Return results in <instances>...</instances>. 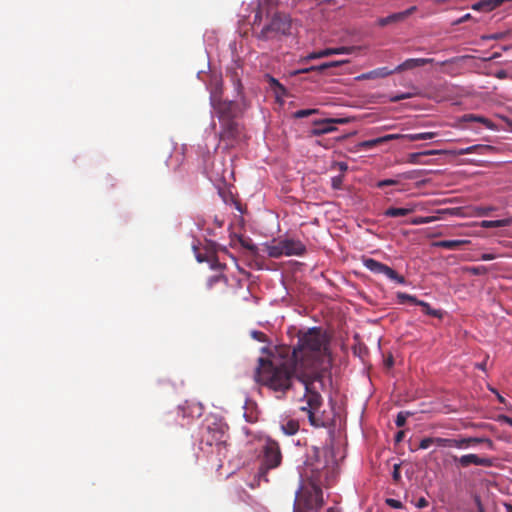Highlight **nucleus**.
<instances>
[{
    "instance_id": "nucleus-45",
    "label": "nucleus",
    "mask_w": 512,
    "mask_h": 512,
    "mask_svg": "<svg viewBox=\"0 0 512 512\" xmlns=\"http://www.w3.org/2000/svg\"><path fill=\"white\" fill-rule=\"evenodd\" d=\"M495 208L493 206H483V207H479L478 208V215L480 216H486L488 215L491 211H494Z\"/></svg>"
},
{
    "instance_id": "nucleus-32",
    "label": "nucleus",
    "mask_w": 512,
    "mask_h": 512,
    "mask_svg": "<svg viewBox=\"0 0 512 512\" xmlns=\"http://www.w3.org/2000/svg\"><path fill=\"white\" fill-rule=\"evenodd\" d=\"M436 219L437 218L434 216H428V217L419 216V217H414L409 220H406L405 223L411 224V225H421V224L431 223V222L435 221Z\"/></svg>"
},
{
    "instance_id": "nucleus-9",
    "label": "nucleus",
    "mask_w": 512,
    "mask_h": 512,
    "mask_svg": "<svg viewBox=\"0 0 512 512\" xmlns=\"http://www.w3.org/2000/svg\"><path fill=\"white\" fill-rule=\"evenodd\" d=\"M364 266L375 274H383L391 281H394L398 284H406V279L404 276L399 275L394 269L391 267L373 259V258H364L363 259Z\"/></svg>"
},
{
    "instance_id": "nucleus-25",
    "label": "nucleus",
    "mask_w": 512,
    "mask_h": 512,
    "mask_svg": "<svg viewBox=\"0 0 512 512\" xmlns=\"http://www.w3.org/2000/svg\"><path fill=\"white\" fill-rule=\"evenodd\" d=\"M344 63H347V61H331V62H326V63H323L319 66H312L310 68H306V69H301V70H298L297 73H308L310 71H324L328 68H332V67H337V66H340Z\"/></svg>"
},
{
    "instance_id": "nucleus-8",
    "label": "nucleus",
    "mask_w": 512,
    "mask_h": 512,
    "mask_svg": "<svg viewBox=\"0 0 512 512\" xmlns=\"http://www.w3.org/2000/svg\"><path fill=\"white\" fill-rule=\"evenodd\" d=\"M242 131L239 124L233 119H226L221 123V131L218 134L220 143L224 149L234 148L241 141Z\"/></svg>"
},
{
    "instance_id": "nucleus-49",
    "label": "nucleus",
    "mask_w": 512,
    "mask_h": 512,
    "mask_svg": "<svg viewBox=\"0 0 512 512\" xmlns=\"http://www.w3.org/2000/svg\"><path fill=\"white\" fill-rule=\"evenodd\" d=\"M495 258H496V255L492 254V253H484L480 256V260H482V261H491V260H494Z\"/></svg>"
},
{
    "instance_id": "nucleus-54",
    "label": "nucleus",
    "mask_w": 512,
    "mask_h": 512,
    "mask_svg": "<svg viewBox=\"0 0 512 512\" xmlns=\"http://www.w3.org/2000/svg\"><path fill=\"white\" fill-rule=\"evenodd\" d=\"M405 432L404 431H398L395 435V441L401 442L404 438Z\"/></svg>"
},
{
    "instance_id": "nucleus-37",
    "label": "nucleus",
    "mask_w": 512,
    "mask_h": 512,
    "mask_svg": "<svg viewBox=\"0 0 512 512\" xmlns=\"http://www.w3.org/2000/svg\"><path fill=\"white\" fill-rule=\"evenodd\" d=\"M318 112L317 109H302V110H298L294 113V118H297V119H300V118H305V117H308L310 115H313V114H316Z\"/></svg>"
},
{
    "instance_id": "nucleus-13",
    "label": "nucleus",
    "mask_w": 512,
    "mask_h": 512,
    "mask_svg": "<svg viewBox=\"0 0 512 512\" xmlns=\"http://www.w3.org/2000/svg\"><path fill=\"white\" fill-rule=\"evenodd\" d=\"M352 48L351 47H338V48H326L318 52H312L307 57L306 60H312V59H318V58H324L331 55L336 54H349L351 53Z\"/></svg>"
},
{
    "instance_id": "nucleus-27",
    "label": "nucleus",
    "mask_w": 512,
    "mask_h": 512,
    "mask_svg": "<svg viewBox=\"0 0 512 512\" xmlns=\"http://www.w3.org/2000/svg\"><path fill=\"white\" fill-rule=\"evenodd\" d=\"M417 305L420 306L423 313L428 316H432L438 319H442L444 316V312L442 310L432 308L430 304L425 301L420 300Z\"/></svg>"
},
{
    "instance_id": "nucleus-10",
    "label": "nucleus",
    "mask_w": 512,
    "mask_h": 512,
    "mask_svg": "<svg viewBox=\"0 0 512 512\" xmlns=\"http://www.w3.org/2000/svg\"><path fill=\"white\" fill-rule=\"evenodd\" d=\"M453 460L463 468L468 467L469 465H478L484 467H491L493 465L492 459L487 457H479L476 454H466L461 457L454 456Z\"/></svg>"
},
{
    "instance_id": "nucleus-2",
    "label": "nucleus",
    "mask_w": 512,
    "mask_h": 512,
    "mask_svg": "<svg viewBox=\"0 0 512 512\" xmlns=\"http://www.w3.org/2000/svg\"><path fill=\"white\" fill-rule=\"evenodd\" d=\"M281 359L259 358L254 372V380L274 392L285 394L292 388L293 379L299 380V371L292 364L289 348L279 351Z\"/></svg>"
},
{
    "instance_id": "nucleus-23",
    "label": "nucleus",
    "mask_w": 512,
    "mask_h": 512,
    "mask_svg": "<svg viewBox=\"0 0 512 512\" xmlns=\"http://www.w3.org/2000/svg\"><path fill=\"white\" fill-rule=\"evenodd\" d=\"M512 224V217H507L499 220H483L480 223L482 228H498L507 227Z\"/></svg>"
},
{
    "instance_id": "nucleus-55",
    "label": "nucleus",
    "mask_w": 512,
    "mask_h": 512,
    "mask_svg": "<svg viewBox=\"0 0 512 512\" xmlns=\"http://www.w3.org/2000/svg\"><path fill=\"white\" fill-rule=\"evenodd\" d=\"M340 171H346L347 170V164L344 162H339L336 164Z\"/></svg>"
},
{
    "instance_id": "nucleus-52",
    "label": "nucleus",
    "mask_w": 512,
    "mask_h": 512,
    "mask_svg": "<svg viewBox=\"0 0 512 512\" xmlns=\"http://www.w3.org/2000/svg\"><path fill=\"white\" fill-rule=\"evenodd\" d=\"M427 506H428V501L424 497H421L418 499V501L416 503L417 508H425Z\"/></svg>"
},
{
    "instance_id": "nucleus-40",
    "label": "nucleus",
    "mask_w": 512,
    "mask_h": 512,
    "mask_svg": "<svg viewBox=\"0 0 512 512\" xmlns=\"http://www.w3.org/2000/svg\"><path fill=\"white\" fill-rule=\"evenodd\" d=\"M468 271L473 275H484L487 273V268L485 266H476L469 268Z\"/></svg>"
},
{
    "instance_id": "nucleus-57",
    "label": "nucleus",
    "mask_w": 512,
    "mask_h": 512,
    "mask_svg": "<svg viewBox=\"0 0 512 512\" xmlns=\"http://www.w3.org/2000/svg\"><path fill=\"white\" fill-rule=\"evenodd\" d=\"M244 416L246 417V420L250 423H253L256 421V417L252 416V415H248L247 413L244 414Z\"/></svg>"
},
{
    "instance_id": "nucleus-50",
    "label": "nucleus",
    "mask_w": 512,
    "mask_h": 512,
    "mask_svg": "<svg viewBox=\"0 0 512 512\" xmlns=\"http://www.w3.org/2000/svg\"><path fill=\"white\" fill-rule=\"evenodd\" d=\"M271 83L281 92L285 93V87L278 80L271 78Z\"/></svg>"
},
{
    "instance_id": "nucleus-63",
    "label": "nucleus",
    "mask_w": 512,
    "mask_h": 512,
    "mask_svg": "<svg viewBox=\"0 0 512 512\" xmlns=\"http://www.w3.org/2000/svg\"><path fill=\"white\" fill-rule=\"evenodd\" d=\"M327 512H340L339 509L335 508V507H330Z\"/></svg>"
},
{
    "instance_id": "nucleus-39",
    "label": "nucleus",
    "mask_w": 512,
    "mask_h": 512,
    "mask_svg": "<svg viewBox=\"0 0 512 512\" xmlns=\"http://www.w3.org/2000/svg\"><path fill=\"white\" fill-rule=\"evenodd\" d=\"M415 96L413 93H401L390 97L391 102H398L404 99H409Z\"/></svg>"
},
{
    "instance_id": "nucleus-47",
    "label": "nucleus",
    "mask_w": 512,
    "mask_h": 512,
    "mask_svg": "<svg viewBox=\"0 0 512 512\" xmlns=\"http://www.w3.org/2000/svg\"><path fill=\"white\" fill-rule=\"evenodd\" d=\"M342 183V176H336L332 178V187L333 189H340Z\"/></svg>"
},
{
    "instance_id": "nucleus-28",
    "label": "nucleus",
    "mask_w": 512,
    "mask_h": 512,
    "mask_svg": "<svg viewBox=\"0 0 512 512\" xmlns=\"http://www.w3.org/2000/svg\"><path fill=\"white\" fill-rule=\"evenodd\" d=\"M437 136L436 132H422V133H414V134H406L401 135L400 138L407 139L409 141H419V140H429L433 139Z\"/></svg>"
},
{
    "instance_id": "nucleus-36",
    "label": "nucleus",
    "mask_w": 512,
    "mask_h": 512,
    "mask_svg": "<svg viewBox=\"0 0 512 512\" xmlns=\"http://www.w3.org/2000/svg\"><path fill=\"white\" fill-rule=\"evenodd\" d=\"M241 245L252 253H256L257 246L252 242L250 238H240Z\"/></svg>"
},
{
    "instance_id": "nucleus-26",
    "label": "nucleus",
    "mask_w": 512,
    "mask_h": 512,
    "mask_svg": "<svg viewBox=\"0 0 512 512\" xmlns=\"http://www.w3.org/2000/svg\"><path fill=\"white\" fill-rule=\"evenodd\" d=\"M392 73L387 67L377 68L359 76L360 79L384 78Z\"/></svg>"
},
{
    "instance_id": "nucleus-41",
    "label": "nucleus",
    "mask_w": 512,
    "mask_h": 512,
    "mask_svg": "<svg viewBox=\"0 0 512 512\" xmlns=\"http://www.w3.org/2000/svg\"><path fill=\"white\" fill-rule=\"evenodd\" d=\"M431 445H433V437H426L420 441L417 449H427Z\"/></svg>"
},
{
    "instance_id": "nucleus-18",
    "label": "nucleus",
    "mask_w": 512,
    "mask_h": 512,
    "mask_svg": "<svg viewBox=\"0 0 512 512\" xmlns=\"http://www.w3.org/2000/svg\"><path fill=\"white\" fill-rule=\"evenodd\" d=\"M345 122L346 121L344 119H327L319 123V127L314 129V134L321 135L330 133L335 130V128L332 126L333 123L343 124Z\"/></svg>"
},
{
    "instance_id": "nucleus-31",
    "label": "nucleus",
    "mask_w": 512,
    "mask_h": 512,
    "mask_svg": "<svg viewBox=\"0 0 512 512\" xmlns=\"http://www.w3.org/2000/svg\"><path fill=\"white\" fill-rule=\"evenodd\" d=\"M396 297H397V300L400 304H404L406 302H410L412 304H415L417 305L418 302L420 301L419 299H417L415 296L413 295H410V294H407L405 292H397L396 293Z\"/></svg>"
},
{
    "instance_id": "nucleus-42",
    "label": "nucleus",
    "mask_w": 512,
    "mask_h": 512,
    "mask_svg": "<svg viewBox=\"0 0 512 512\" xmlns=\"http://www.w3.org/2000/svg\"><path fill=\"white\" fill-rule=\"evenodd\" d=\"M386 504L393 509H401L403 507L402 503L399 500L393 498H387Z\"/></svg>"
},
{
    "instance_id": "nucleus-53",
    "label": "nucleus",
    "mask_w": 512,
    "mask_h": 512,
    "mask_svg": "<svg viewBox=\"0 0 512 512\" xmlns=\"http://www.w3.org/2000/svg\"><path fill=\"white\" fill-rule=\"evenodd\" d=\"M499 419H500V421H503V422L507 423L508 425L512 426V418L511 417L502 415V416H500Z\"/></svg>"
},
{
    "instance_id": "nucleus-7",
    "label": "nucleus",
    "mask_w": 512,
    "mask_h": 512,
    "mask_svg": "<svg viewBox=\"0 0 512 512\" xmlns=\"http://www.w3.org/2000/svg\"><path fill=\"white\" fill-rule=\"evenodd\" d=\"M296 502L298 506L303 502L306 510H318L323 506V492L322 489L315 483L304 488L302 485L296 492Z\"/></svg>"
},
{
    "instance_id": "nucleus-48",
    "label": "nucleus",
    "mask_w": 512,
    "mask_h": 512,
    "mask_svg": "<svg viewBox=\"0 0 512 512\" xmlns=\"http://www.w3.org/2000/svg\"><path fill=\"white\" fill-rule=\"evenodd\" d=\"M392 476H393V479L395 481H399L400 480V478H401V476H400V466L398 464L394 465Z\"/></svg>"
},
{
    "instance_id": "nucleus-21",
    "label": "nucleus",
    "mask_w": 512,
    "mask_h": 512,
    "mask_svg": "<svg viewBox=\"0 0 512 512\" xmlns=\"http://www.w3.org/2000/svg\"><path fill=\"white\" fill-rule=\"evenodd\" d=\"M264 251L271 258H280L284 254V249L282 247V240L273 244H265Z\"/></svg>"
},
{
    "instance_id": "nucleus-14",
    "label": "nucleus",
    "mask_w": 512,
    "mask_h": 512,
    "mask_svg": "<svg viewBox=\"0 0 512 512\" xmlns=\"http://www.w3.org/2000/svg\"><path fill=\"white\" fill-rule=\"evenodd\" d=\"M479 443H486L488 445V447H492L493 446V442L492 440H490L489 438H479V437H467V438H461V439H453V447H456V448H466V447H469L470 445H475V444H479Z\"/></svg>"
},
{
    "instance_id": "nucleus-24",
    "label": "nucleus",
    "mask_w": 512,
    "mask_h": 512,
    "mask_svg": "<svg viewBox=\"0 0 512 512\" xmlns=\"http://www.w3.org/2000/svg\"><path fill=\"white\" fill-rule=\"evenodd\" d=\"M494 148L490 145H473L467 148L460 149L456 152L458 155L471 154V153H480L485 154L489 151H492Z\"/></svg>"
},
{
    "instance_id": "nucleus-46",
    "label": "nucleus",
    "mask_w": 512,
    "mask_h": 512,
    "mask_svg": "<svg viewBox=\"0 0 512 512\" xmlns=\"http://www.w3.org/2000/svg\"><path fill=\"white\" fill-rule=\"evenodd\" d=\"M224 276H213L208 279L207 285L211 288L215 283L224 280Z\"/></svg>"
},
{
    "instance_id": "nucleus-44",
    "label": "nucleus",
    "mask_w": 512,
    "mask_h": 512,
    "mask_svg": "<svg viewBox=\"0 0 512 512\" xmlns=\"http://www.w3.org/2000/svg\"><path fill=\"white\" fill-rule=\"evenodd\" d=\"M505 36H506L505 32H499V33H494V34H491V35L484 36L483 39H487V40H501V39H504Z\"/></svg>"
},
{
    "instance_id": "nucleus-35",
    "label": "nucleus",
    "mask_w": 512,
    "mask_h": 512,
    "mask_svg": "<svg viewBox=\"0 0 512 512\" xmlns=\"http://www.w3.org/2000/svg\"><path fill=\"white\" fill-rule=\"evenodd\" d=\"M453 439L450 438H441V437H433V445L439 447H453Z\"/></svg>"
},
{
    "instance_id": "nucleus-20",
    "label": "nucleus",
    "mask_w": 512,
    "mask_h": 512,
    "mask_svg": "<svg viewBox=\"0 0 512 512\" xmlns=\"http://www.w3.org/2000/svg\"><path fill=\"white\" fill-rule=\"evenodd\" d=\"M433 59H427V58H416V59H407L405 62H403L401 65H399L396 70L402 71L407 69H413L415 67L424 66L428 63H431Z\"/></svg>"
},
{
    "instance_id": "nucleus-58",
    "label": "nucleus",
    "mask_w": 512,
    "mask_h": 512,
    "mask_svg": "<svg viewBox=\"0 0 512 512\" xmlns=\"http://www.w3.org/2000/svg\"><path fill=\"white\" fill-rule=\"evenodd\" d=\"M471 18V15L468 13V14H465L460 20H459V23H463L467 20H469Z\"/></svg>"
},
{
    "instance_id": "nucleus-15",
    "label": "nucleus",
    "mask_w": 512,
    "mask_h": 512,
    "mask_svg": "<svg viewBox=\"0 0 512 512\" xmlns=\"http://www.w3.org/2000/svg\"><path fill=\"white\" fill-rule=\"evenodd\" d=\"M420 208L417 204H409L406 207H390L385 212L384 215L387 217H402L407 216Z\"/></svg>"
},
{
    "instance_id": "nucleus-1",
    "label": "nucleus",
    "mask_w": 512,
    "mask_h": 512,
    "mask_svg": "<svg viewBox=\"0 0 512 512\" xmlns=\"http://www.w3.org/2000/svg\"><path fill=\"white\" fill-rule=\"evenodd\" d=\"M329 337L320 327L309 328L298 333V342L289 350L292 364L299 372L318 370L328 372L331 365Z\"/></svg>"
},
{
    "instance_id": "nucleus-33",
    "label": "nucleus",
    "mask_w": 512,
    "mask_h": 512,
    "mask_svg": "<svg viewBox=\"0 0 512 512\" xmlns=\"http://www.w3.org/2000/svg\"><path fill=\"white\" fill-rule=\"evenodd\" d=\"M462 120L465 122H471V121L480 122V123H483L487 127L490 126V121L487 118H484L482 116H477L474 114H466L462 117Z\"/></svg>"
},
{
    "instance_id": "nucleus-16",
    "label": "nucleus",
    "mask_w": 512,
    "mask_h": 512,
    "mask_svg": "<svg viewBox=\"0 0 512 512\" xmlns=\"http://www.w3.org/2000/svg\"><path fill=\"white\" fill-rule=\"evenodd\" d=\"M216 110L219 116V120L222 123L226 119H233L235 104L231 101H223L218 104Z\"/></svg>"
},
{
    "instance_id": "nucleus-64",
    "label": "nucleus",
    "mask_w": 512,
    "mask_h": 512,
    "mask_svg": "<svg viewBox=\"0 0 512 512\" xmlns=\"http://www.w3.org/2000/svg\"><path fill=\"white\" fill-rule=\"evenodd\" d=\"M294 512H307V511H303V510H301V508L299 506H297V507L295 506Z\"/></svg>"
},
{
    "instance_id": "nucleus-11",
    "label": "nucleus",
    "mask_w": 512,
    "mask_h": 512,
    "mask_svg": "<svg viewBox=\"0 0 512 512\" xmlns=\"http://www.w3.org/2000/svg\"><path fill=\"white\" fill-rule=\"evenodd\" d=\"M417 10L416 6H411L405 11L393 13L387 17L379 18L377 23L379 26L384 27L387 25L397 24L405 21L410 15H412Z\"/></svg>"
},
{
    "instance_id": "nucleus-29",
    "label": "nucleus",
    "mask_w": 512,
    "mask_h": 512,
    "mask_svg": "<svg viewBox=\"0 0 512 512\" xmlns=\"http://www.w3.org/2000/svg\"><path fill=\"white\" fill-rule=\"evenodd\" d=\"M281 430L285 435H294L299 430V423L296 420H288L281 424Z\"/></svg>"
},
{
    "instance_id": "nucleus-3",
    "label": "nucleus",
    "mask_w": 512,
    "mask_h": 512,
    "mask_svg": "<svg viewBox=\"0 0 512 512\" xmlns=\"http://www.w3.org/2000/svg\"><path fill=\"white\" fill-rule=\"evenodd\" d=\"M282 458L280 444L271 437H266L259 454L260 466L256 475L258 480L268 482V472L278 468L282 463Z\"/></svg>"
},
{
    "instance_id": "nucleus-6",
    "label": "nucleus",
    "mask_w": 512,
    "mask_h": 512,
    "mask_svg": "<svg viewBox=\"0 0 512 512\" xmlns=\"http://www.w3.org/2000/svg\"><path fill=\"white\" fill-rule=\"evenodd\" d=\"M290 29L291 21L289 17L282 13H275L270 22L264 25L257 34V38L262 41L277 40L284 35H288Z\"/></svg>"
},
{
    "instance_id": "nucleus-38",
    "label": "nucleus",
    "mask_w": 512,
    "mask_h": 512,
    "mask_svg": "<svg viewBox=\"0 0 512 512\" xmlns=\"http://www.w3.org/2000/svg\"><path fill=\"white\" fill-rule=\"evenodd\" d=\"M397 184H398V181L395 179H386V180L378 181L375 184V188L384 189L387 186H393V185H397Z\"/></svg>"
},
{
    "instance_id": "nucleus-4",
    "label": "nucleus",
    "mask_w": 512,
    "mask_h": 512,
    "mask_svg": "<svg viewBox=\"0 0 512 512\" xmlns=\"http://www.w3.org/2000/svg\"><path fill=\"white\" fill-rule=\"evenodd\" d=\"M327 372L318 370H309L308 372H299V381L305 387L304 398L307 406L301 407L302 411L319 410L322 406L323 399L320 393L316 390L315 383H319L321 387L324 386L323 379Z\"/></svg>"
},
{
    "instance_id": "nucleus-56",
    "label": "nucleus",
    "mask_w": 512,
    "mask_h": 512,
    "mask_svg": "<svg viewBox=\"0 0 512 512\" xmlns=\"http://www.w3.org/2000/svg\"><path fill=\"white\" fill-rule=\"evenodd\" d=\"M475 367H476V368H478V369H480V370L485 371V370H486V361H483V362H481V363H477V364L475 365Z\"/></svg>"
},
{
    "instance_id": "nucleus-19",
    "label": "nucleus",
    "mask_w": 512,
    "mask_h": 512,
    "mask_svg": "<svg viewBox=\"0 0 512 512\" xmlns=\"http://www.w3.org/2000/svg\"><path fill=\"white\" fill-rule=\"evenodd\" d=\"M469 243H470L469 240L457 239V240H441V241L435 242L433 245L435 247H439V248L455 250V249H458L459 247L469 244Z\"/></svg>"
},
{
    "instance_id": "nucleus-34",
    "label": "nucleus",
    "mask_w": 512,
    "mask_h": 512,
    "mask_svg": "<svg viewBox=\"0 0 512 512\" xmlns=\"http://www.w3.org/2000/svg\"><path fill=\"white\" fill-rule=\"evenodd\" d=\"M412 413L408 411H401L397 414L395 419V424L397 427H403L406 424L407 418L411 416Z\"/></svg>"
},
{
    "instance_id": "nucleus-5",
    "label": "nucleus",
    "mask_w": 512,
    "mask_h": 512,
    "mask_svg": "<svg viewBox=\"0 0 512 512\" xmlns=\"http://www.w3.org/2000/svg\"><path fill=\"white\" fill-rule=\"evenodd\" d=\"M227 428V425L216 417L206 418L201 427V443L215 445L220 450L226 445Z\"/></svg>"
},
{
    "instance_id": "nucleus-43",
    "label": "nucleus",
    "mask_w": 512,
    "mask_h": 512,
    "mask_svg": "<svg viewBox=\"0 0 512 512\" xmlns=\"http://www.w3.org/2000/svg\"><path fill=\"white\" fill-rule=\"evenodd\" d=\"M251 336H252V338H254L255 340H257L259 342H266V340H267L266 334H264L261 331L254 330L251 332Z\"/></svg>"
},
{
    "instance_id": "nucleus-61",
    "label": "nucleus",
    "mask_w": 512,
    "mask_h": 512,
    "mask_svg": "<svg viewBox=\"0 0 512 512\" xmlns=\"http://www.w3.org/2000/svg\"><path fill=\"white\" fill-rule=\"evenodd\" d=\"M477 505H478L479 512H485L484 508H483V506L481 504V501L479 499H477Z\"/></svg>"
},
{
    "instance_id": "nucleus-62",
    "label": "nucleus",
    "mask_w": 512,
    "mask_h": 512,
    "mask_svg": "<svg viewBox=\"0 0 512 512\" xmlns=\"http://www.w3.org/2000/svg\"><path fill=\"white\" fill-rule=\"evenodd\" d=\"M494 392L496 393V395H497V398H498L499 402L504 403V402H505L504 397H503V396H501V395H500L499 393H497L496 391H494Z\"/></svg>"
},
{
    "instance_id": "nucleus-22",
    "label": "nucleus",
    "mask_w": 512,
    "mask_h": 512,
    "mask_svg": "<svg viewBox=\"0 0 512 512\" xmlns=\"http://www.w3.org/2000/svg\"><path fill=\"white\" fill-rule=\"evenodd\" d=\"M400 134H388L376 139L367 140L361 143V146L364 148H372L374 146H377L381 143L388 142L390 140L399 139Z\"/></svg>"
},
{
    "instance_id": "nucleus-59",
    "label": "nucleus",
    "mask_w": 512,
    "mask_h": 512,
    "mask_svg": "<svg viewBox=\"0 0 512 512\" xmlns=\"http://www.w3.org/2000/svg\"><path fill=\"white\" fill-rule=\"evenodd\" d=\"M504 508L506 512H512V504L504 503Z\"/></svg>"
},
{
    "instance_id": "nucleus-12",
    "label": "nucleus",
    "mask_w": 512,
    "mask_h": 512,
    "mask_svg": "<svg viewBox=\"0 0 512 512\" xmlns=\"http://www.w3.org/2000/svg\"><path fill=\"white\" fill-rule=\"evenodd\" d=\"M282 247L285 256H302L306 252V247L300 240L283 239Z\"/></svg>"
},
{
    "instance_id": "nucleus-51",
    "label": "nucleus",
    "mask_w": 512,
    "mask_h": 512,
    "mask_svg": "<svg viewBox=\"0 0 512 512\" xmlns=\"http://www.w3.org/2000/svg\"><path fill=\"white\" fill-rule=\"evenodd\" d=\"M460 210H461L460 208H452V209L439 210L438 212L449 213L452 215H458V214H460Z\"/></svg>"
},
{
    "instance_id": "nucleus-60",
    "label": "nucleus",
    "mask_w": 512,
    "mask_h": 512,
    "mask_svg": "<svg viewBox=\"0 0 512 512\" xmlns=\"http://www.w3.org/2000/svg\"><path fill=\"white\" fill-rule=\"evenodd\" d=\"M260 20H261L260 13H256V15L254 17L253 25H256L258 22H260Z\"/></svg>"
},
{
    "instance_id": "nucleus-17",
    "label": "nucleus",
    "mask_w": 512,
    "mask_h": 512,
    "mask_svg": "<svg viewBox=\"0 0 512 512\" xmlns=\"http://www.w3.org/2000/svg\"><path fill=\"white\" fill-rule=\"evenodd\" d=\"M223 198V201L227 204L232 206L235 210H237L239 213L243 214L246 211V205L242 204L241 200L239 199V194H220Z\"/></svg>"
},
{
    "instance_id": "nucleus-30",
    "label": "nucleus",
    "mask_w": 512,
    "mask_h": 512,
    "mask_svg": "<svg viewBox=\"0 0 512 512\" xmlns=\"http://www.w3.org/2000/svg\"><path fill=\"white\" fill-rule=\"evenodd\" d=\"M318 410H310V409H307L305 412L308 413V419H309V422L312 426L314 427H324L325 426V422L320 419L319 417L316 416V412Z\"/></svg>"
}]
</instances>
